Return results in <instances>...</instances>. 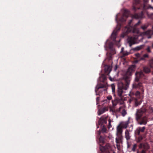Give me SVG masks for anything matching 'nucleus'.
Here are the masks:
<instances>
[{"instance_id": "2", "label": "nucleus", "mask_w": 153, "mask_h": 153, "mask_svg": "<svg viewBox=\"0 0 153 153\" xmlns=\"http://www.w3.org/2000/svg\"><path fill=\"white\" fill-rule=\"evenodd\" d=\"M135 77L134 79V82L132 85L133 88L135 89H141L143 88L142 83H137L139 80L140 78L144 76L143 72L141 71L136 72Z\"/></svg>"}, {"instance_id": "19", "label": "nucleus", "mask_w": 153, "mask_h": 153, "mask_svg": "<svg viewBox=\"0 0 153 153\" xmlns=\"http://www.w3.org/2000/svg\"><path fill=\"white\" fill-rule=\"evenodd\" d=\"M108 109L106 108H104L102 109H99L98 111V114L99 115H100L104 113L105 111H107Z\"/></svg>"}, {"instance_id": "38", "label": "nucleus", "mask_w": 153, "mask_h": 153, "mask_svg": "<svg viewBox=\"0 0 153 153\" xmlns=\"http://www.w3.org/2000/svg\"><path fill=\"white\" fill-rule=\"evenodd\" d=\"M102 131L103 132H105L106 131V128L105 127H103L102 129Z\"/></svg>"}, {"instance_id": "39", "label": "nucleus", "mask_w": 153, "mask_h": 153, "mask_svg": "<svg viewBox=\"0 0 153 153\" xmlns=\"http://www.w3.org/2000/svg\"><path fill=\"white\" fill-rule=\"evenodd\" d=\"M132 9L134 10L135 11L137 9V8L135 7L134 6H133V7Z\"/></svg>"}, {"instance_id": "11", "label": "nucleus", "mask_w": 153, "mask_h": 153, "mask_svg": "<svg viewBox=\"0 0 153 153\" xmlns=\"http://www.w3.org/2000/svg\"><path fill=\"white\" fill-rule=\"evenodd\" d=\"M145 129V127H137L135 131V134L136 135H140V133L143 132Z\"/></svg>"}, {"instance_id": "12", "label": "nucleus", "mask_w": 153, "mask_h": 153, "mask_svg": "<svg viewBox=\"0 0 153 153\" xmlns=\"http://www.w3.org/2000/svg\"><path fill=\"white\" fill-rule=\"evenodd\" d=\"M121 108L122 107H120L118 109H116L114 107H110V111L112 112L113 115H116L117 113L120 112Z\"/></svg>"}, {"instance_id": "22", "label": "nucleus", "mask_w": 153, "mask_h": 153, "mask_svg": "<svg viewBox=\"0 0 153 153\" xmlns=\"http://www.w3.org/2000/svg\"><path fill=\"white\" fill-rule=\"evenodd\" d=\"M105 70L106 72H108L109 73L111 71V68L109 66L106 65L105 67Z\"/></svg>"}, {"instance_id": "16", "label": "nucleus", "mask_w": 153, "mask_h": 153, "mask_svg": "<svg viewBox=\"0 0 153 153\" xmlns=\"http://www.w3.org/2000/svg\"><path fill=\"white\" fill-rule=\"evenodd\" d=\"M147 118L146 116H144L140 120V122L138 123L140 125H146L147 123Z\"/></svg>"}, {"instance_id": "10", "label": "nucleus", "mask_w": 153, "mask_h": 153, "mask_svg": "<svg viewBox=\"0 0 153 153\" xmlns=\"http://www.w3.org/2000/svg\"><path fill=\"white\" fill-rule=\"evenodd\" d=\"M135 66L134 65H132L129 66L128 70L127 73V74H129V76H126L125 78H125L127 76H130L131 77V76L132 75V72L135 71Z\"/></svg>"}, {"instance_id": "42", "label": "nucleus", "mask_w": 153, "mask_h": 153, "mask_svg": "<svg viewBox=\"0 0 153 153\" xmlns=\"http://www.w3.org/2000/svg\"><path fill=\"white\" fill-rule=\"evenodd\" d=\"M138 37H128L127 38H134H134H137Z\"/></svg>"}, {"instance_id": "27", "label": "nucleus", "mask_w": 153, "mask_h": 153, "mask_svg": "<svg viewBox=\"0 0 153 153\" xmlns=\"http://www.w3.org/2000/svg\"><path fill=\"white\" fill-rule=\"evenodd\" d=\"M148 25H143L141 26V28L143 30L146 29L148 27Z\"/></svg>"}, {"instance_id": "46", "label": "nucleus", "mask_w": 153, "mask_h": 153, "mask_svg": "<svg viewBox=\"0 0 153 153\" xmlns=\"http://www.w3.org/2000/svg\"><path fill=\"white\" fill-rule=\"evenodd\" d=\"M140 55L139 53H137L135 54V55L137 57H139Z\"/></svg>"}, {"instance_id": "54", "label": "nucleus", "mask_w": 153, "mask_h": 153, "mask_svg": "<svg viewBox=\"0 0 153 153\" xmlns=\"http://www.w3.org/2000/svg\"><path fill=\"white\" fill-rule=\"evenodd\" d=\"M98 94H96V95H97Z\"/></svg>"}, {"instance_id": "25", "label": "nucleus", "mask_w": 153, "mask_h": 153, "mask_svg": "<svg viewBox=\"0 0 153 153\" xmlns=\"http://www.w3.org/2000/svg\"><path fill=\"white\" fill-rule=\"evenodd\" d=\"M122 115L123 117H124L126 114L127 112L125 109H123L121 112Z\"/></svg>"}, {"instance_id": "3", "label": "nucleus", "mask_w": 153, "mask_h": 153, "mask_svg": "<svg viewBox=\"0 0 153 153\" xmlns=\"http://www.w3.org/2000/svg\"><path fill=\"white\" fill-rule=\"evenodd\" d=\"M130 81V77L127 76L125 79L126 84H124L123 83L120 84V86L118 88V94L120 97H121L122 94L124 92V91L127 90L128 88Z\"/></svg>"}, {"instance_id": "34", "label": "nucleus", "mask_w": 153, "mask_h": 153, "mask_svg": "<svg viewBox=\"0 0 153 153\" xmlns=\"http://www.w3.org/2000/svg\"><path fill=\"white\" fill-rule=\"evenodd\" d=\"M134 3L135 4H137L140 3L139 0H134Z\"/></svg>"}, {"instance_id": "40", "label": "nucleus", "mask_w": 153, "mask_h": 153, "mask_svg": "<svg viewBox=\"0 0 153 153\" xmlns=\"http://www.w3.org/2000/svg\"><path fill=\"white\" fill-rule=\"evenodd\" d=\"M99 97H97L96 98V101H97V104H98V103H97V102H98V101H99Z\"/></svg>"}, {"instance_id": "45", "label": "nucleus", "mask_w": 153, "mask_h": 153, "mask_svg": "<svg viewBox=\"0 0 153 153\" xmlns=\"http://www.w3.org/2000/svg\"><path fill=\"white\" fill-rule=\"evenodd\" d=\"M141 153H146V152L145 150H143L141 151Z\"/></svg>"}, {"instance_id": "33", "label": "nucleus", "mask_w": 153, "mask_h": 153, "mask_svg": "<svg viewBox=\"0 0 153 153\" xmlns=\"http://www.w3.org/2000/svg\"><path fill=\"white\" fill-rule=\"evenodd\" d=\"M150 66L153 68V59L151 60L150 62Z\"/></svg>"}, {"instance_id": "21", "label": "nucleus", "mask_w": 153, "mask_h": 153, "mask_svg": "<svg viewBox=\"0 0 153 153\" xmlns=\"http://www.w3.org/2000/svg\"><path fill=\"white\" fill-rule=\"evenodd\" d=\"M100 80L101 82H104L106 79L105 76L104 74H102L100 77Z\"/></svg>"}, {"instance_id": "50", "label": "nucleus", "mask_w": 153, "mask_h": 153, "mask_svg": "<svg viewBox=\"0 0 153 153\" xmlns=\"http://www.w3.org/2000/svg\"><path fill=\"white\" fill-rule=\"evenodd\" d=\"M100 131H98V134H100Z\"/></svg>"}, {"instance_id": "18", "label": "nucleus", "mask_w": 153, "mask_h": 153, "mask_svg": "<svg viewBox=\"0 0 153 153\" xmlns=\"http://www.w3.org/2000/svg\"><path fill=\"white\" fill-rule=\"evenodd\" d=\"M127 12V10H125V13H126ZM124 17H125L126 18H127L128 17V15L126 14L125 13H124L123 16H122L120 19L119 20L121 22H124L126 21V19L124 18Z\"/></svg>"}, {"instance_id": "37", "label": "nucleus", "mask_w": 153, "mask_h": 153, "mask_svg": "<svg viewBox=\"0 0 153 153\" xmlns=\"http://www.w3.org/2000/svg\"><path fill=\"white\" fill-rule=\"evenodd\" d=\"M140 94V92H139L138 91H137L135 93V95L136 96L139 95Z\"/></svg>"}, {"instance_id": "29", "label": "nucleus", "mask_w": 153, "mask_h": 153, "mask_svg": "<svg viewBox=\"0 0 153 153\" xmlns=\"http://www.w3.org/2000/svg\"><path fill=\"white\" fill-rule=\"evenodd\" d=\"M99 140L100 143H103L104 142V139L102 137L100 136L99 139Z\"/></svg>"}, {"instance_id": "48", "label": "nucleus", "mask_w": 153, "mask_h": 153, "mask_svg": "<svg viewBox=\"0 0 153 153\" xmlns=\"http://www.w3.org/2000/svg\"><path fill=\"white\" fill-rule=\"evenodd\" d=\"M142 145H143L142 144H140V145L139 146V149H140L142 147Z\"/></svg>"}, {"instance_id": "30", "label": "nucleus", "mask_w": 153, "mask_h": 153, "mask_svg": "<svg viewBox=\"0 0 153 153\" xmlns=\"http://www.w3.org/2000/svg\"><path fill=\"white\" fill-rule=\"evenodd\" d=\"M112 99V97L111 96H109L107 97V99L108 100L107 102L109 103L110 100H111Z\"/></svg>"}, {"instance_id": "1", "label": "nucleus", "mask_w": 153, "mask_h": 153, "mask_svg": "<svg viewBox=\"0 0 153 153\" xmlns=\"http://www.w3.org/2000/svg\"><path fill=\"white\" fill-rule=\"evenodd\" d=\"M132 22V20H130L128 22V25L126 26L123 30V32L121 35V37L122 38L124 37L129 32L131 31L134 33L136 29V27L140 25L141 23L140 21H139L136 24L134 27L131 26V24Z\"/></svg>"}, {"instance_id": "49", "label": "nucleus", "mask_w": 153, "mask_h": 153, "mask_svg": "<svg viewBox=\"0 0 153 153\" xmlns=\"http://www.w3.org/2000/svg\"><path fill=\"white\" fill-rule=\"evenodd\" d=\"M116 20L117 22V15L116 16Z\"/></svg>"}, {"instance_id": "5", "label": "nucleus", "mask_w": 153, "mask_h": 153, "mask_svg": "<svg viewBox=\"0 0 153 153\" xmlns=\"http://www.w3.org/2000/svg\"><path fill=\"white\" fill-rule=\"evenodd\" d=\"M146 112V109L144 107H143L140 109H137L135 114L136 120L137 121L140 120L143 114L145 113Z\"/></svg>"}, {"instance_id": "44", "label": "nucleus", "mask_w": 153, "mask_h": 153, "mask_svg": "<svg viewBox=\"0 0 153 153\" xmlns=\"http://www.w3.org/2000/svg\"><path fill=\"white\" fill-rule=\"evenodd\" d=\"M149 8H152V9H153V7H152L150 5H149L148 7V8L149 9Z\"/></svg>"}, {"instance_id": "20", "label": "nucleus", "mask_w": 153, "mask_h": 153, "mask_svg": "<svg viewBox=\"0 0 153 153\" xmlns=\"http://www.w3.org/2000/svg\"><path fill=\"white\" fill-rule=\"evenodd\" d=\"M125 137L127 140H128L130 139V136L129 131L126 129L125 132Z\"/></svg>"}, {"instance_id": "35", "label": "nucleus", "mask_w": 153, "mask_h": 153, "mask_svg": "<svg viewBox=\"0 0 153 153\" xmlns=\"http://www.w3.org/2000/svg\"><path fill=\"white\" fill-rule=\"evenodd\" d=\"M117 65H116L114 68V70L115 71L117 70Z\"/></svg>"}, {"instance_id": "52", "label": "nucleus", "mask_w": 153, "mask_h": 153, "mask_svg": "<svg viewBox=\"0 0 153 153\" xmlns=\"http://www.w3.org/2000/svg\"><path fill=\"white\" fill-rule=\"evenodd\" d=\"M152 1V2H153V0H152V1Z\"/></svg>"}, {"instance_id": "23", "label": "nucleus", "mask_w": 153, "mask_h": 153, "mask_svg": "<svg viewBox=\"0 0 153 153\" xmlns=\"http://www.w3.org/2000/svg\"><path fill=\"white\" fill-rule=\"evenodd\" d=\"M149 0H143V7L144 9H145L146 7V5L147 3H148Z\"/></svg>"}, {"instance_id": "13", "label": "nucleus", "mask_w": 153, "mask_h": 153, "mask_svg": "<svg viewBox=\"0 0 153 153\" xmlns=\"http://www.w3.org/2000/svg\"><path fill=\"white\" fill-rule=\"evenodd\" d=\"M137 39H127L126 41L129 44V46L131 47L132 45L137 44L138 42L136 41Z\"/></svg>"}, {"instance_id": "55", "label": "nucleus", "mask_w": 153, "mask_h": 153, "mask_svg": "<svg viewBox=\"0 0 153 153\" xmlns=\"http://www.w3.org/2000/svg\"><path fill=\"white\" fill-rule=\"evenodd\" d=\"M137 153H138V151L137 152Z\"/></svg>"}, {"instance_id": "28", "label": "nucleus", "mask_w": 153, "mask_h": 153, "mask_svg": "<svg viewBox=\"0 0 153 153\" xmlns=\"http://www.w3.org/2000/svg\"><path fill=\"white\" fill-rule=\"evenodd\" d=\"M148 112L149 113H151L153 112V108L151 106H150L149 107V109L148 111Z\"/></svg>"}, {"instance_id": "7", "label": "nucleus", "mask_w": 153, "mask_h": 153, "mask_svg": "<svg viewBox=\"0 0 153 153\" xmlns=\"http://www.w3.org/2000/svg\"><path fill=\"white\" fill-rule=\"evenodd\" d=\"M122 24L117 22L116 28L112 33L110 38H116L118 32L120 30Z\"/></svg>"}, {"instance_id": "15", "label": "nucleus", "mask_w": 153, "mask_h": 153, "mask_svg": "<svg viewBox=\"0 0 153 153\" xmlns=\"http://www.w3.org/2000/svg\"><path fill=\"white\" fill-rule=\"evenodd\" d=\"M120 40H119L116 41L115 39H114L113 40V43L111 42L109 44V47L110 49H112L113 48V46L114 44H115L117 45L118 46H119L120 45L119 44L120 42Z\"/></svg>"}, {"instance_id": "26", "label": "nucleus", "mask_w": 153, "mask_h": 153, "mask_svg": "<svg viewBox=\"0 0 153 153\" xmlns=\"http://www.w3.org/2000/svg\"><path fill=\"white\" fill-rule=\"evenodd\" d=\"M112 91L113 93L114 94L115 92V86L113 84H112L111 85Z\"/></svg>"}, {"instance_id": "17", "label": "nucleus", "mask_w": 153, "mask_h": 153, "mask_svg": "<svg viewBox=\"0 0 153 153\" xmlns=\"http://www.w3.org/2000/svg\"><path fill=\"white\" fill-rule=\"evenodd\" d=\"M143 11H142L140 13H135L133 16V17L135 19L142 18L143 17Z\"/></svg>"}, {"instance_id": "6", "label": "nucleus", "mask_w": 153, "mask_h": 153, "mask_svg": "<svg viewBox=\"0 0 153 153\" xmlns=\"http://www.w3.org/2000/svg\"><path fill=\"white\" fill-rule=\"evenodd\" d=\"M107 89V88L105 85L98 84L95 88V92L96 93L98 92L101 94L103 92L106 91Z\"/></svg>"}, {"instance_id": "4", "label": "nucleus", "mask_w": 153, "mask_h": 153, "mask_svg": "<svg viewBox=\"0 0 153 153\" xmlns=\"http://www.w3.org/2000/svg\"><path fill=\"white\" fill-rule=\"evenodd\" d=\"M122 127H120L119 125L117 126V133L116 135L117 137L116 138V142L117 144V146H118V144L122 143L123 139V136L122 135L123 129Z\"/></svg>"}, {"instance_id": "47", "label": "nucleus", "mask_w": 153, "mask_h": 153, "mask_svg": "<svg viewBox=\"0 0 153 153\" xmlns=\"http://www.w3.org/2000/svg\"><path fill=\"white\" fill-rule=\"evenodd\" d=\"M108 122H109V125L111 126V120H110V119H109L108 120Z\"/></svg>"}, {"instance_id": "9", "label": "nucleus", "mask_w": 153, "mask_h": 153, "mask_svg": "<svg viewBox=\"0 0 153 153\" xmlns=\"http://www.w3.org/2000/svg\"><path fill=\"white\" fill-rule=\"evenodd\" d=\"M100 149L102 152L108 153L111 150V148L110 145L108 144L104 146H100Z\"/></svg>"}, {"instance_id": "31", "label": "nucleus", "mask_w": 153, "mask_h": 153, "mask_svg": "<svg viewBox=\"0 0 153 153\" xmlns=\"http://www.w3.org/2000/svg\"><path fill=\"white\" fill-rule=\"evenodd\" d=\"M137 146V145L136 144H134V145L132 149V151H133V152H135V151Z\"/></svg>"}, {"instance_id": "32", "label": "nucleus", "mask_w": 153, "mask_h": 153, "mask_svg": "<svg viewBox=\"0 0 153 153\" xmlns=\"http://www.w3.org/2000/svg\"><path fill=\"white\" fill-rule=\"evenodd\" d=\"M143 139V137L142 136H140L137 139V142H140Z\"/></svg>"}, {"instance_id": "43", "label": "nucleus", "mask_w": 153, "mask_h": 153, "mask_svg": "<svg viewBox=\"0 0 153 153\" xmlns=\"http://www.w3.org/2000/svg\"><path fill=\"white\" fill-rule=\"evenodd\" d=\"M142 46H140V47H137V50H140V49L141 48V47H142Z\"/></svg>"}, {"instance_id": "36", "label": "nucleus", "mask_w": 153, "mask_h": 153, "mask_svg": "<svg viewBox=\"0 0 153 153\" xmlns=\"http://www.w3.org/2000/svg\"><path fill=\"white\" fill-rule=\"evenodd\" d=\"M147 52H151L149 46L148 47V48L147 49Z\"/></svg>"}, {"instance_id": "8", "label": "nucleus", "mask_w": 153, "mask_h": 153, "mask_svg": "<svg viewBox=\"0 0 153 153\" xmlns=\"http://www.w3.org/2000/svg\"><path fill=\"white\" fill-rule=\"evenodd\" d=\"M137 34L138 35H140L143 36H148V38H151V36L153 35V31L151 30H148L146 31L140 33L139 31L137 30Z\"/></svg>"}, {"instance_id": "14", "label": "nucleus", "mask_w": 153, "mask_h": 153, "mask_svg": "<svg viewBox=\"0 0 153 153\" xmlns=\"http://www.w3.org/2000/svg\"><path fill=\"white\" fill-rule=\"evenodd\" d=\"M130 118V117H128V120L126 121L120 123L121 127L123 128H126L129 124Z\"/></svg>"}, {"instance_id": "53", "label": "nucleus", "mask_w": 153, "mask_h": 153, "mask_svg": "<svg viewBox=\"0 0 153 153\" xmlns=\"http://www.w3.org/2000/svg\"><path fill=\"white\" fill-rule=\"evenodd\" d=\"M152 47H153V44H152Z\"/></svg>"}, {"instance_id": "24", "label": "nucleus", "mask_w": 153, "mask_h": 153, "mask_svg": "<svg viewBox=\"0 0 153 153\" xmlns=\"http://www.w3.org/2000/svg\"><path fill=\"white\" fill-rule=\"evenodd\" d=\"M143 70L146 73H148L150 71V70L148 67H144Z\"/></svg>"}, {"instance_id": "51", "label": "nucleus", "mask_w": 153, "mask_h": 153, "mask_svg": "<svg viewBox=\"0 0 153 153\" xmlns=\"http://www.w3.org/2000/svg\"><path fill=\"white\" fill-rule=\"evenodd\" d=\"M121 49H122V51H123V48H122Z\"/></svg>"}, {"instance_id": "41", "label": "nucleus", "mask_w": 153, "mask_h": 153, "mask_svg": "<svg viewBox=\"0 0 153 153\" xmlns=\"http://www.w3.org/2000/svg\"><path fill=\"white\" fill-rule=\"evenodd\" d=\"M143 57H148V55L147 54H145L143 55Z\"/></svg>"}]
</instances>
